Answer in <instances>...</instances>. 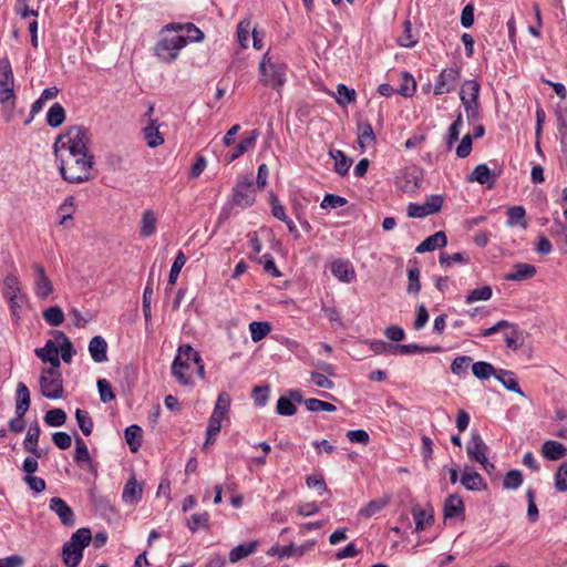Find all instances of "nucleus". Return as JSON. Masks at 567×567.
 Wrapping results in <instances>:
<instances>
[{
  "label": "nucleus",
  "instance_id": "obj_1",
  "mask_svg": "<svg viewBox=\"0 0 567 567\" xmlns=\"http://www.w3.org/2000/svg\"><path fill=\"white\" fill-rule=\"evenodd\" d=\"M90 142L89 131L82 125H73L56 137L53 150L55 154L60 150H68L70 155H81L90 153Z\"/></svg>",
  "mask_w": 567,
  "mask_h": 567
},
{
  "label": "nucleus",
  "instance_id": "obj_2",
  "mask_svg": "<svg viewBox=\"0 0 567 567\" xmlns=\"http://www.w3.org/2000/svg\"><path fill=\"white\" fill-rule=\"evenodd\" d=\"M73 162L66 164L60 161L59 171L64 181L72 184H80L91 179V168L94 164V156L90 153L71 155Z\"/></svg>",
  "mask_w": 567,
  "mask_h": 567
},
{
  "label": "nucleus",
  "instance_id": "obj_3",
  "mask_svg": "<svg viewBox=\"0 0 567 567\" xmlns=\"http://www.w3.org/2000/svg\"><path fill=\"white\" fill-rule=\"evenodd\" d=\"M92 540L89 528H79L62 547V560L66 567H78L83 558V550Z\"/></svg>",
  "mask_w": 567,
  "mask_h": 567
},
{
  "label": "nucleus",
  "instance_id": "obj_4",
  "mask_svg": "<svg viewBox=\"0 0 567 567\" xmlns=\"http://www.w3.org/2000/svg\"><path fill=\"white\" fill-rule=\"evenodd\" d=\"M199 362V353L194 350L192 346L183 344L177 349V353L172 363V374L176 378L179 384L190 385L193 381L188 370L192 364Z\"/></svg>",
  "mask_w": 567,
  "mask_h": 567
},
{
  "label": "nucleus",
  "instance_id": "obj_5",
  "mask_svg": "<svg viewBox=\"0 0 567 567\" xmlns=\"http://www.w3.org/2000/svg\"><path fill=\"white\" fill-rule=\"evenodd\" d=\"M286 64L274 61L267 52L259 64V81L265 86L279 90L286 82Z\"/></svg>",
  "mask_w": 567,
  "mask_h": 567
},
{
  "label": "nucleus",
  "instance_id": "obj_6",
  "mask_svg": "<svg viewBox=\"0 0 567 567\" xmlns=\"http://www.w3.org/2000/svg\"><path fill=\"white\" fill-rule=\"evenodd\" d=\"M480 91L481 85L475 80H467L462 85L460 99L468 123H474L481 116Z\"/></svg>",
  "mask_w": 567,
  "mask_h": 567
},
{
  "label": "nucleus",
  "instance_id": "obj_7",
  "mask_svg": "<svg viewBox=\"0 0 567 567\" xmlns=\"http://www.w3.org/2000/svg\"><path fill=\"white\" fill-rule=\"evenodd\" d=\"M17 95L14 92V75L7 56L0 59V104L13 109Z\"/></svg>",
  "mask_w": 567,
  "mask_h": 567
},
{
  "label": "nucleus",
  "instance_id": "obj_8",
  "mask_svg": "<svg viewBox=\"0 0 567 567\" xmlns=\"http://www.w3.org/2000/svg\"><path fill=\"white\" fill-rule=\"evenodd\" d=\"M40 389L44 398L56 400L63 395V380L59 368H45L42 370L40 379Z\"/></svg>",
  "mask_w": 567,
  "mask_h": 567
},
{
  "label": "nucleus",
  "instance_id": "obj_9",
  "mask_svg": "<svg viewBox=\"0 0 567 567\" xmlns=\"http://www.w3.org/2000/svg\"><path fill=\"white\" fill-rule=\"evenodd\" d=\"M187 45V39L183 35L161 39L155 48V55L164 63H172L179 54V51Z\"/></svg>",
  "mask_w": 567,
  "mask_h": 567
},
{
  "label": "nucleus",
  "instance_id": "obj_10",
  "mask_svg": "<svg viewBox=\"0 0 567 567\" xmlns=\"http://www.w3.org/2000/svg\"><path fill=\"white\" fill-rule=\"evenodd\" d=\"M395 184L404 193L415 192L422 184V171L415 165L404 167L395 176Z\"/></svg>",
  "mask_w": 567,
  "mask_h": 567
},
{
  "label": "nucleus",
  "instance_id": "obj_11",
  "mask_svg": "<svg viewBox=\"0 0 567 567\" xmlns=\"http://www.w3.org/2000/svg\"><path fill=\"white\" fill-rule=\"evenodd\" d=\"M256 192L254 183L248 178H238L233 188V203L241 208L250 207L255 203Z\"/></svg>",
  "mask_w": 567,
  "mask_h": 567
},
{
  "label": "nucleus",
  "instance_id": "obj_12",
  "mask_svg": "<svg viewBox=\"0 0 567 567\" xmlns=\"http://www.w3.org/2000/svg\"><path fill=\"white\" fill-rule=\"evenodd\" d=\"M33 270V291L37 298L41 300L48 299L53 290V282L47 275L44 267L41 264L34 262L31 266Z\"/></svg>",
  "mask_w": 567,
  "mask_h": 567
},
{
  "label": "nucleus",
  "instance_id": "obj_13",
  "mask_svg": "<svg viewBox=\"0 0 567 567\" xmlns=\"http://www.w3.org/2000/svg\"><path fill=\"white\" fill-rule=\"evenodd\" d=\"M461 76L458 68H446L441 71L434 85V94L443 95L454 91Z\"/></svg>",
  "mask_w": 567,
  "mask_h": 567
},
{
  "label": "nucleus",
  "instance_id": "obj_14",
  "mask_svg": "<svg viewBox=\"0 0 567 567\" xmlns=\"http://www.w3.org/2000/svg\"><path fill=\"white\" fill-rule=\"evenodd\" d=\"M488 446L477 432H472L471 440L466 446V453L472 461L477 463H487L486 453Z\"/></svg>",
  "mask_w": 567,
  "mask_h": 567
},
{
  "label": "nucleus",
  "instance_id": "obj_15",
  "mask_svg": "<svg viewBox=\"0 0 567 567\" xmlns=\"http://www.w3.org/2000/svg\"><path fill=\"white\" fill-rule=\"evenodd\" d=\"M443 514L445 519L465 517V506L462 497L458 494L449 495L443 504Z\"/></svg>",
  "mask_w": 567,
  "mask_h": 567
},
{
  "label": "nucleus",
  "instance_id": "obj_16",
  "mask_svg": "<svg viewBox=\"0 0 567 567\" xmlns=\"http://www.w3.org/2000/svg\"><path fill=\"white\" fill-rule=\"evenodd\" d=\"M49 507L52 512H54L61 523L64 526H74L75 524V515L73 509L66 504V502L60 497H52L50 499Z\"/></svg>",
  "mask_w": 567,
  "mask_h": 567
},
{
  "label": "nucleus",
  "instance_id": "obj_17",
  "mask_svg": "<svg viewBox=\"0 0 567 567\" xmlns=\"http://www.w3.org/2000/svg\"><path fill=\"white\" fill-rule=\"evenodd\" d=\"M34 353L43 362H50V368H60L59 347L53 340H48L43 348H37Z\"/></svg>",
  "mask_w": 567,
  "mask_h": 567
},
{
  "label": "nucleus",
  "instance_id": "obj_18",
  "mask_svg": "<svg viewBox=\"0 0 567 567\" xmlns=\"http://www.w3.org/2000/svg\"><path fill=\"white\" fill-rule=\"evenodd\" d=\"M460 482L467 491H482L486 488V483L482 475L473 471L468 465L464 467Z\"/></svg>",
  "mask_w": 567,
  "mask_h": 567
},
{
  "label": "nucleus",
  "instance_id": "obj_19",
  "mask_svg": "<svg viewBox=\"0 0 567 567\" xmlns=\"http://www.w3.org/2000/svg\"><path fill=\"white\" fill-rule=\"evenodd\" d=\"M143 496V486L137 482L135 475H132L130 480L125 483L122 499L126 504H137Z\"/></svg>",
  "mask_w": 567,
  "mask_h": 567
},
{
  "label": "nucleus",
  "instance_id": "obj_20",
  "mask_svg": "<svg viewBox=\"0 0 567 567\" xmlns=\"http://www.w3.org/2000/svg\"><path fill=\"white\" fill-rule=\"evenodd\" d=\"M502 171H492L486 164H478L473 172L467 176L468 182H477L482 185L488 184V182L492 179V183L494 184L499 177Z\"/></svg>",
  "mask_w": 567,
  "mask_h": 567
},
{
  "label": "nucleus",
  "instance_id": "obj_21",
  "mask_svg": "<svg viewBox=\"0 0 567 567\" xmlns=\"http://www.w3.org/2000/svg\"><path fill=\"white\" fill-rule=\"evenodd\" d=\"M447 245V237L444 231L440 230L427 238H425L421 244H419L415 248L417 254H424L427 251H433L437 248H443Z\"/></svg>",
  "mask_w": 567,
  "mask_h": 567
},
{
  "label": "nucleus",
  "instance_id": "obj_22",
  "mask_svg": "<svg viewBox=\"0 0 567 567\" xmlns=\"http://www.w3.org/2000/svg\"><path fill=\"white\" fill-rule=\"evenodd\" d=\"M331 272L336 278L346 284L355 279V271L348 260H334L331 265Z\"/></svg>",
  "mask_w": 567,
  "mask_h": 567
},
{
  "label": "nucleus",
  "instance_id": "obj_23",
  "mask_svg": "<svg viewBox=\"0 0 567 567\" xmlns=\"http://www.w3.org/2000/svg\"><path fill=\"white\" fill-rule=\"evenodd\" d=\"M536 275V267L525 262H517L513 270L504 276L507 281H523Z\"/></svg>",
  "mask_w": 567,
  "mask_h": 567
},
{
  "label": "nucleus",
  "instance_id": "obj_24",
  "mask_svg": "<svg viewBox=\"0 0 567 567\" xmlns=\"http://www.w3.org/2000/svg\"><path fill=\"white\" fill-rule=\"evenodd\" d=\"M89 352L92 360L96 363L107 361V343L101 336H95L90 340Z\"/></svg>",
  "mask_w": 567,
  "mask_h": 567
},
{
  "label": "nucleus",
  "instance_id": "obj_25",
  "mask_svg": "<svg viewBox=\"0 0 567 567\" xmlns=\"http://www.w3.org/2000/svg\"><path fill=\"white\" fill-rule=\"evenodd\" d=\"M40 433H41L40 426H39L38 422H34L33 424L30 425L27 436L23 441V449L27 452H30L35 457H41V455H42L38 449Z\"/></svg>",
  "mask_w": 567,
  "mask_h": 567
},
{
  "label": "nucleus",
  "instance_id": "obj_26",
  "mask_svg": "<svg viewBox=\"0 0 567 567\" xmlns=\"http://www.w3.org/2000/svg\"><path fill=\"white\" fill-rule=\"evenodd\" d=\"M258 136V130H252L248 136L241 138L240 142L236 145L234 152L228 155V162L236 161L248 150L252 148L256 144Z\"/></svg>",
  "mask_w": 567,
  "mask_h": 567
},
{
  "label": "nucleus",
  "instance_id": "obj_27",
  "mask_svg": "<svg viewBox=\"0 0 567 567\" xmlns=\"http://www.w3.org/2000/svg\"><path fill=\"white\" fill-rule=\"evenodd\" d=\"M157 226V215L153 209H146L142 214L140 235L148 238L155 234Z\"/></svg>",
  "mask_w": 567,
  "mask_h": 567
},
{
  "label": "nucleus",
  "instance_id": "obj_28",
  "mask_svg": "<svg viewBox=\"0 0 567 567\" xmlns=\"http://www.w3.org/2000/svg\"><path fill=\"white\" fill-rule=\"evenodd\" d=\"M495 379L499 381L506 390L524 395L514 372L499 369L496 371Z\"/></svg>",
  "mask_w": 567,
  "mask_h": 567
},
{
  "label": "nucleus",
  "instance_id": "obj_29",
  "mask_svg": "<svg viewBox=\"0 0 567 567\" xmlns=\"http://www.w3.org/2000/svg\"><path fill=\"white\" fill-rule=\"evenodd\" d=\"M159 124L157 120H151L150 124L144 127L143 134L147 145L152 148L157 147L164 143V137L159 133Z\"/></svg>",
  "mask_w": 567,
  "mask_h": 567
},
{
  "label": "nucleus",
  "instance_id": "obj_30",
  "mask_svg": "<svg viewBox=\"0 0 567 567\" xmlns=\"http://www.w3.org/2000/svg\"><path fill=\"white\" fill-rule=\"evenodd\" d=\"M30 391L23 382L17 384L16 414L27 413L30 408Z\"/></svg>",
  "mask_w": 567,
  "mask_h": 567
},
{
  "label": "nucleus",
  "instance_id": "obj_31",
  "mask_svg": "<svg viewBox=\"0 0 567 567\" xmlns=\"http://www.w3.org/2000/svg\"><path fill=\"white\" fill-rule=\"evenodd\" d=\"M258 548V542L252 540L246 544H239L229 551V561L237 563L250 555H252Z\"/></svg>",
  "mask_w": 567,
  "mask_h": 567
},
{
  "label": "nucleus",
  "instance_id": "obj_32",
  "mask_svg": "<svg viewBox=\"0 0 567 567\" xmlns=\"http://www.w3.org/2000/svg\"><path fill=\"white\" fill-rule=\"evenodd\" d=\"M74 462L92 475H97V463L92 460L87 447L75 450Z\"/></svg>",
  "mask_w": 567,
  "mask_h": 567
},
{
  "label": "nucleus",
  "instance_id": "obj_33",
  "mask_svg": "<svg viewBox=\"0 0 567 567\" xmlns=\"http://www.w3.org/2000/svg\"><path fill=\"white\" fill-rule=\"evenodd\" d=\"M439 262L444 269H449L454 265H466L470 262V255L467 252L447 254L442 251L439 256Z\"/></svg>",
  "mask_w": 567,
  "mask_h": 567
},
{
  "label": "nucleus",
  "instance_id": "obj_34",
  "mask_svg": "<svg viewBox=\"0 0 567 567\" xmlns=\"http://www.w3.org/2000/svg\"><path fill=\"white\" fill-rule=\"evenodd\" d=\"M542 452L546 458L557 461L566 455L567 449L559 442L548 440L543 444Z\"/></svg>",
  "mask_w": 567,
  "mask_h": 567
},
{
  "label": "nucleus",
  "instance_id": "obj_35",
  "mask_svg": "<svg viewBox=\"0 0 567 567\" xmlns=\"http://www.w3.org/2000/svg\"><path fill=\"white\" fill-rule=\"evenodd\" d=\"M507 226H520L523 229L527 228L526 210L523 206H513L507 210Z\"/></svg>",
  "mask_w": 567,
  "mask_h": 567
},
{
  "label": "nucleus",
  "instance_id": "obj_36",
  "mask_svg": "<svg viewBox=\"0 0 567 567\" xmlns=\"http://www.w3.org/2000/svg\"><path fill=\"white\" fill-rule=\"evenodd\" d=\"M375 142V134L369 122H360L358 124V143L361 150Z\"/></svg>",
  "mask_w": 567,
  "mask_h": 567
},
{
  "label": "nucleus",
  "instance_id": "obj_37",
  "mask_svg": "<svg viewBox=\"0 0 567 567\" xmlns=\"http://www.w3.org/2000/svg\"><path fill=\"white\" fill-rule=\"evenodd\" d=\"M142 432H143L142 427L136 424H132L125 429V432H124L125 440L130 446V450L133 453L137 452L138 449L141 447Z\"/></svg>",
  "mask_w": 567,
  "mask_h": 567
},
{
  "label": "nucleus",
  "instance_id": "obj_38",
  "mask_svg": "<svg viewBox=\"0 0 567 567\" xmlns=\"http://www.w3.org/2000/svg\"><path fill=\"white\" fill-rule=\"evenodd\" d=\"M329 155L334 159V172L341 176L347 175L352 161L340 150H331Z\"/></svg>",
  "mask_w": 567,
  "mask_h": 567
},
{
  "label": "nucleus",
  "instance_id": "obj_39",
  "mask_svg": "<svg viewBox=\"0 0 567 567\" xmlns=\"http://www.w3.org/2000/svg\"><path fill=\"white\" fill-rule=\"evenodd\" d=\"M230 395L227 392H220L218 394V398L216 400L213 413L210 416L217 417V419H225L228 415V412L230 410Z\"/></svg>",
  "mask_w": 567,
  "mask_h": 567
},
{
  "label": "nucleus",
  "instance_id": "obj_40",
  "mask_svg": "<svg viewBox=\"0 0 567 567\" xmlns=\"http://www.w3.org/2000/svg\"><path fill=\"white\" fill-rule=\"evenodd\" d=\"M250 337L254 342H259L271 331V324L268 321H252L249 323Z\"/></svg>",
  "mask_w": 567,
  "mask_h": 567
},
{
  "label": "nucleus",
  "instance_id": "obj_41",
  "mask_svg": "<svg viewBox=\"0 0 567 567\" xmlns=\"http://www.w3.org/2000/svg\"><path fill=\"white\" fill-rule=\"evenodd\" d=\"M65 120V110L60 103L51 105L47 113V123L51 127H59Z\"/></svg>",
  "mask_w": 567,
  "mask_h": 567
},
{
  "label": "nucleus",
  "instance_id": "obj_42",
  "mask_svg": "<svg viewBox=\"0 0 567 567\" xmlns=\"http://www.w3.org/2000/svg\"><path fill=\"white\" fill-rule=\"evenodd\" d=\"M441 348L439 346L435 347H423L419 344H396L395 355L396 354H415V353H424V352H439Z\"/></svg>",
  "mask_w": 567,
  "mask_h": 567
},
{
  "label": "nucleus",
  "instance_id": "obj_43",
  "mask_svg": "<svg viewBox=\"0 0 567 567\" xmlns=\"http://www.w3.org/2000/svg\"><path fill=\"white\" fill-rule=\"evenodd\" d=\"M496 371L493 364L485 361H478L472 364V372L478 380H488L491 377H495Z\"/></svg>",
  "mask_w": 567,
  "mask_h": 567
},
{
  "label": "nucleus",
  "instance_id": "obj_44",
  "mask_svg": "<svg viewBox=\"0 0 567 567\" xmlns=\"http://www.w3.org/2000/svg\"><path fill=\"white\" fill-rule=\"evenodd\" d=\"M75 420L81 432L85 436L91 435L94 424L90 413L85 410L76 409Z\"/></svg>",
  "mask_w": 567,
  "mask_h": 567
},
{
  "label": "nucleus",
  "instance_id": "obj_45",
  "mask_svg": "<svg viewBox=\"0 0 567 567\" xmlns=\"http://www.w3.org/2000/svg\"><path fill=\"white\" fill-rule=\"evenodd\" d=\"M20 292V281L17 276L8 275L3 280V296L6 299L18 298Z\"/></svg>",
  "mask_w": 567,
  "mask_h": 567
},
{
  "label": "nucleus",
  "instance_id": "obj_46",
  "mask_svg": "<svg viewBox=\"0 0 567 567\" xmlns=\"http://www.w3.org/2000/svg\"><path fill=\"white\" fill-rule=\"evenodd\" d=\"M412 514L416 532H422L426 526H430L433 523V515L425 509L413 508Z\"/></svg>",
  "mask_w": 567,
  "mask_h": 567
},
{
  "label": "nucleus",
  "instance_id": "obj_47",
  "mask_svg": "<svg viewBox=\"0 0 567 567\" xmlns=\"http://www.w3.org/2000/svg\"><path fill=\"white\" fill-rule=\"evenodd\" d=\"M43 319L52 327H58L64 321V313L59 306L49 307L43 311Z\"/></svg>",
  "mask_w": 567,
  "mask_h": 567
},
{
  "label": "nucleus",
  "instance_id": "obj_48",
  "mask_svg": "<svg viewBox=\"0 0 567 567\" xmlns=\"http://www.w3.org/2000/svg\"><path fill=\"white\" fill-rule=\"evenodd\" d=\"M186 260H187V258L184 255V252L178 251V254L176 255V257L173 261L171 270H169L168 281H167L168 286H174L176 284L179 272H181L182 268L185 266Z\"/></svg>",
  "mask_w": 567,
  "mask_h": 567
},
{
  "label": "nucleus",
  "instance_id": "obj_49",
  "mask_svg": "<svg viewBox=\"0 0 567 567\" xmlns=\"http://www.w3.org/2000/svg\"><path fill=\"white\" fill-rule=\"evenodd\" d=\"M389 503V499H373L370 501L363 508L359 511V515L364 518H369L377 513L381 512Z\"/></svg>",
  "mask_w": 567,
  "mask_h": 567
},
{
  "label": "nucleus",
  "instance_id": "obj_50",
  "mask_svg": "<svg viewBox=\"0 0 567 567\" xmlns=\"http://www.w3.org/2000/svg\"><path fill=\"white\" fill-rule=\"evenodd\" d=\"M44 422L49 426H62L66 422V413L62 409L49 410L44 415Z\"/></svg>",
  "mask_w": 567,
  "mask_h": 567
},
{
  "label": "nucleus",
  "instance_id": "obj_51",
  "mask_svg": "<svg viewBox=\"0 0 567 567\" xmlns=\"http://www.w3.org/2000/svg\"><path fill=\"white\" fill-rule=\"evenodd\" d=\"M493 291L489 286H483L472 290L465 299L466 303H473L476 301H486L492 298Z\"/></svg>",
  "mask_w": 567,
  "mask_h": 567
},
{
  "label": "nucleus",
  "instance_id": "obj_52",
  "mask_svg": "<svg viewBox=\"0 0 567 567\" xmlns=\"http://www.w3.org/2000/svg\"><path fill=\"white\" fill-rule=\"evenodd\" d=\"M553 234L557 237L560 244V250L567 255V225L560 220H555L553 225Z\"/></svg>",
  "mask_w": 567,
  "mask_h": 567
},
{
  "label": "nucleus",
  "instance_id": "obj_53",
  "mask_svg": "<svg viewBox=\"0 0 567 567\" xmlns=\"http://www.w3.org/2000/svg\"><path fill=\"white\" fill-rule=\"evenodd\" d=\"M523 483V474L519 470H511L503 480L505 489H517Z\"/></svg>",
  "mask_w": 567,
  "mask_h": 567
},
{
  "label": "nucleus",
  "instance_id": "obj_54",
  "mask_svg": "<svg viewBox=\"0 0 567 567\" xmlns=\"http://www.w3.org/2000/svg\"><path fill=\"white\" fill-rule=\"evenodd\" d=\"M209 524V514L207 512L193 514L187 519V527L195 533L199 527L207 528Z\"/></svg>",
  "mask_w": 567,
  "mask_h": 567
},
{
  "label": "nucleus",
  "instance_id": "obj_55",
  "mask_svg": "<svg viewBox=\"0 0 567 567\" xmlns=\"http://www.w3.org/2000/svg\"><path fill=\"white\" fill-rule=\"evenodd\" d=\"M408 292L416 296L421 290L420 282V269L417 267H411L408 270Z\"/></svg>",
  "mask_w": 567,
  "mask_h": 567
},
{
  "label": "nucleus",
  "instance_id": "obj_56",
  "mask_svg": "<svg viewBox=\"0 0 567 567\" xmlns=\"http://www.w3.org/2000/svg\"><path fill=\"white\" fill-rule=\"evenodd\" d=\"M305 405L308 411L310 412H319V411H326V412H334L337 410L336 405H333L330 402L321 401L319 399H307L305 401Z\"/></svg>",
  "mask_w": 567,
  "mask_h": 567
},
{
  "label": "nucleus",
  "instance_id": "obj_57",
  "mask_svg": "<svg viewBox=\"0 0 567 567\" xmlns=\"http://www.w3.org/2000/svg\"><path fill=\"white\" fill-rule=\"evenodd\" d=\"M462 126H463V117H462V114L458 113L455 121L449 127L447 138H446V144H447L449 148L458 140Z\"/></svg>",
  "mask_w": 567,
  "mask_h": 567
},
{
  "label": "nucleus",
  "instance_id": "obj_58",
  "mask_svg": "<svg viewBox=\"0 0 567 567\" xmlns=\"http://www.w3.org/2000/svg\"><path fill=\"white\" fill-rule=\"evenodd\" d=\"M97 391L103 403H109L115 399L112 385L106 379L97 380Z\"/></svg>",
  "mask_w": 567,
  "mask_h": 567
},
{
  "label": "nucleus",
  "instance_id": "obj_59",
  "mask_svg": "<svg viewBox=\"0 0 567 567\" xmlns=\"http://www.w3.org/2000/svg\"><path fill=\"white\" fill-rule=\"evenodd\" d=\"M347 203L348 200L342 196L334 194H326L320 206L323 209H336L344 206Z\"/></svg>",
  "mask_w": 567,
  "mask_h": 567
},
{
  "label": "nucleus",
  "instance_id": "obj_60",
  "mask_svg": "<svg viewBox=\"0 0 567 567\" xmlns=\"http://www.w3.org/2000/svg\"><path fill=\"white\" fill-rule=\"evenodd\" d=\"M337 102L340 105H346L355 100V91L353 89H349L344 84L337 85Z\"/></svg>",
  "mask_w": 567,
  "mask_h": 567
},
{
  "label": "nucleus",
  "instance_id": "obj_61",
  "mask_svg": "<svg viewBox=\"0 0 567 567\" xmlns=\"http://www.w3.org/2000/svg\"><path fill=\"white\" fill-rule=\"evenodd\" d=\"M276 411L280 415L291 416L296 413L297 408L288 396H280L277 401Z\"/></svg>",
  "mask_w": 567,
  "mask_h": 567
},
{
  "label": "nucleus",
  "instance_id": "obj_62",
  "mask_svg": "<svg viewBox=\"0 0 567 567\" xmlns=\"http://www.w3.org/2000/svg\"><path fill=\"white\" fill-rule=\"evenodd\" d=\"M444 198L442 195L427 196L424 204H422L429 215L439 213L443 206Z\"/></svg>",
  "mask_w": 567,
  "mask_h": 567
},
{
  "label": "nucleus",
  "instance_id": "obj_63",
  "mask_svg": "<svg viewBox=\"0 0 567 567\" xmlns=\"http://www.w3.org/2000/svg\"><path fill=\"white\" fill-rule=\"evenodd\" d=\"M555 488L567 492V462L561 463L555 474Z\"/></svg>",
  "mask_w": 567,
  "mask_h": 567
},
{
  "label": "nucleus",
  "instance_id": "obj_64",
  "mask_svg": "<svg viewBox=\"0 0 567 567\" xmlns=\"http://www.w3.org/2000/svg\"><path fill=\"white\" fill-rule=\"evenodd\" d=\"M471 362H472L471 357H467V355L456 357L451 364V371L456 375L466 373Z\"/></svg>",
  "mask_w": 567,
  "mask_h": 567
}]
</instances>
